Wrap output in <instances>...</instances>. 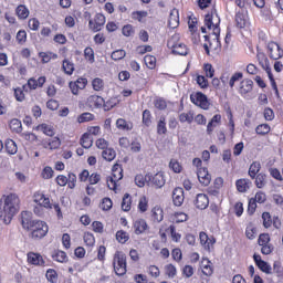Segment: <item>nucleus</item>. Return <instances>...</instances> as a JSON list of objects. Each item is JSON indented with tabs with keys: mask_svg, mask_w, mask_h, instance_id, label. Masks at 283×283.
I'll return each mask as SVG.
<instances>
[{
	"mask_svg": "<svg viewBox=\"0 0 283 283\" xmlns=\"http://www.w3.org/2000/svg\"><path fill=\"white\" fill-rule=\"evenodd\" d=\"M203 23L208 30H212V33L203 36V49L206 54L209 55L211 50H218V48H220V15H218L216 8H212L205 15Z\"/></svg>",
	"mask_w": 283,
	"mask_h": 283,
	"instance_id": "nucleus-1",
	"label": "nucleus"
},
{
	"mask_svg": "<svg viewBox=\"0 0 283 283\" xmlns=\"http://www.w3.org/2000/svg\"><path fill=\"white\" fill-rule=\"evenodd\" d=\"M21 210V198L14 192L3 195L0 199V220L4 224H10L12 219Z\"/></svg>",
	"mask_w": 283,
	"mask_h": 283,
	"instance_id": "nucleus-2",
	"label": "nucleus"
},
{
	"mask_svg": "<svg viewBox=\"0 0 283 283\" xmlns=\"http://www.w3.org/2000/svg\"><path fill=\"white\" fill-rule=\"evenodd\" d=\"M21 224L25 231H30V238L32 240H43L48 235L50 228L45 221L32 219V212H21Z\"/></svg>",
	"mask_w": 283,
	"mask_h": 283,
	"instance_id": "nucleus-3",
	"label": "nucleus"
},
{
	"mask_svg": "<svg viewBox=\"0 0 283 283\" xmlns=\"http://www.w3.org/2000/svg\"><path fill=\"white\" fill-rule=\"evenodd\" d=\"M33 202L36 203L33 208V213L38 218H43V216H45V210H52L50 197L45 196L42 191H35L33 193Z\"/></svg>",
	"mask_w": 283,
	"mask_h": 283,
	"instance_id": "nucleus-4",
	"label": "nucleus"
},
{
	"mask_svg": "<svg viewBox=\"0 0 283 283\" xmlns=\"http://www.w3.org/2000/svg\"><path fill=\"white\" fill-rule=\"evenodd\" d=\"M167 48L171 50L172 54H177L179 56H187L189 54V48L187 44L180 42V34L175 33L167 42Z\"/></svg>",
	"mask_w": 283,
	"mask_h": 283,
	"instance_id": "nucleus-5",
	"label": "nucleus"
},
{
	"mask_svg": "<svg viewBox=\"0 0 283 283\" xmlns=\"http://www.w3.org/2000/svg\"><path fill=\"white\" fill-rule=\"evenodd\" d=\"M113 269L119 277L127 273V255L117 251L113 256Z\"/></svg>",
	"mask_w": 283,
	"mask_h": 283,
	"instance_id": "nucleus-6",
	"label": "nucleus"
},
{
	"mask_svg": "<svg viewBox=\"0 0 283 283\" xmlns=\"http://www.w3.org/2000/svg\"><path fill=\"white\" fill-rule=\"evenodd\" d=\"M123 180V165L115 164L112 168V176L106 178V185L111 191L118 189V181Z\"/></svg>",
	"mask_w": 283,
	"mask_h": 283,
	"instance_id": "nucleus-7",
	"label": "nucleus"
},
{
	"mask_svg": "<svg viewBox=\"0 0 283 283\" xmlns=\"http://www.w3.org/2000/svg\"><path fill=\"white\" fill-rule=\"evenodd\" d=\"M190 102L201 109H209V107H211L209 97H207L202 92H195L190 94Z\"/></svg>",
	"mask_w": 283,
	"mask_h": 283,
	"instance_id": "nucleus-8",
	"label": "nucleus"
},
{
	"mask_svg": "<svg viewBox=\"0 0 283 283\" xmlns=\"http://www.w3.org/2000/svg\"><path fill=\"white\" fill-rule=\"evenodd\" d=\"M266 52H268V56L272 60V61H280V59L283 57V49L282 46H280V44L277 42H269L266 45Z\"/></svg>",
	"mask_w": 283,
	"mask_h": 283,
	"instance_id": "nucleus-9",
	"label": "nucleus"
},
{
	"mask_svg": "<svg viewBox=\"0 0 283 283\" xmlns=\"http://www.w3.org/2000/svg\"><path fill=\"white\" fill-rule=\"evenodd\" d=\"M106 21L105 14L96 13L94 19L88 21V28L92 32H101L105 27Z\"/></svg>",
	"mask_w": 283,
	"mask_h": 283,
	"instance_id": "nucleus-10",
	"label": "nucleus"
},
{
	"mask_svg": "<svg viewBox=\"0 0 283 283\" xmlns=\"http://www.w3.org/2000/svg\"><path fill=\"white\" fill-rule=\"evenodd\" d=\"M69 87L74 96H78V92L87 87V77H78L76 81H71Z\"/></svg>",
	"mask_w": 283,
	"mask_h": 283,
	"instance_id": "nucleus-11",
	"label": "nucleus"
},
{
	"mask_svg": "<svg viewBox=\"0 0 283 283\" xmlns=\"http://www.w3.org/2000/svg\"><path fill=\"white\" fill-rule=\"evenodd\" d=\"M27 262L32 266H45V259H43V255H41V253L36 252H28Z\"/></svg>",
	"mask_w": 283,
	"mask_h": 283,
	"instance_id": "nucleus-12",
	"label": "nucleus"
},
{
	"mask_svg": "<svg viewBox=\"0 0 283 283\" xmlns=\"http://www.w3.org/2000/svg\"><path fill=\"white\" fill-rule=\"evenodd\" d=\"M256 61H258L260 67H262V70H264V72H266V74L272 72L271 62L269 61V56H266V53H264L260 50L256 51Z\"/></svg>",
	"mask_w": 283,
	"mask_h": 283,
	"instance_id": "nucleus-13",
	"label": "nucleus"
},
{
	"mask_svg": "<svg viewBox=\"0 0 283 283\" xmlns=\"http://www.w3.org/2000/svg\"><path fill=\"white\" fill-rule=\"evenodd\" d=\"M86 105L91 109H102L104 105V98L101 95H90L86 98Z\"/></svg>",
	"mask_w": 283,
	"mask_h": 283,
	"instance_id": "nucleus-14",
	"label": "nucleus"
},
{
	"mask_svg": "<svg viewBox=\"0 0 283 283\" xmlns=\"http://www.w3.org/2000/svg\"><path fill=\"white\" fill-rule=\"evenodd\" d=\"M200 244L203 247L205 251H211L213 244H216V238L209 237L207 232L199 233Z\"/></svg>",
	"mask_w": 283,
	"mask_h": 283,
	"instance_id": "nucleus-15",
	"label": "nucleus"
},
{
	"mask_svg": "<svg viewBox=\"0 0 283 283\" xmlns=\"http://www.w3.org/2000/svg\"><path fill=\"white\" fill-rule=\"evenodd\" d=\"M197 178L202 187H209L211 185V174H209V169L207 168H199L197 170Z\"/></svg>",
	"mask_w": 283,
	"mask_h": 283,
	"instance_id": "nucleus-16",
	"label": "nucleus"
},
{
	"mask_svg": "<svg viewBox=\"0 0 283 283\" xmlns=\"http://www.w3.org/2000/svg\"><path fill=\"white\" fill-rule=\"evenodd\" d=\"M253 261L254 264L258 266V269H260V271H262V273H266V275H271V265L262 260V256L260 254H253Z\"/></svg>",
	"mask_w": 283,
	"mask_h": 283,
	"instance_id": "nucleus-17",
	"label": "nucleus"
},
{
	"mask_svg": "<svg viewBox=\"0 0 283 283\" xmlns=\"http://www.w3.org/2000/svg\"><path fill=\"white\" fill-rule=\"evenodd\" d=\"M133 229L135 235H143V233H147L149 224H147L145 219H137L133 222Z\"/></svg>",
	"mask_w": 283,
	"mask_h": 283,
	"instance_id": "nucleus-18",
	"label": "nucleus"
},
{
	"mask_svg": "<svg viewBox=\"0 0 283 283\" xmlns=\"http://www.w3.org/2000/svg\"><path fill=\"white\" fill-rule=\"evenodd\" d=\"M180 25V11L178 9L174 8L168 18V28L171 30H176Z\"/></svg>",
	"mask_w": 283,
	"mask_h": 283,
	"instance_id": "nucleus-19",
	"label": "nucleus"
},
{
	"mask_svg": "<svg viewBox=\"0 0 283 283\" xmlns=\"http://www.w3.org/2000/svg\"><path fill=\"white\" fill-rule=\"evenodd\" d=\"M253 92V82L252 80L244 78L239 84V94L241 96H247L248 94H251Z\"/></svg>",
	"mask_w": 283,
	"mask_h": 283,
	"instance_id": "nucleus-20",
	"label": "nucleus"
},
{
	"mask_svg": "<svg viewBox=\"0 0 283 283\" xmlns=\"http://www.w3.org/2000/svg\"><path fill=\"white\" fill-rule=\"evenodd\" d=\"M150 220L154 223L163 222V220H165V210L159 206L154 207L150 211Z\"/></svg>",
	"mask_w": 283,
	"mask_h": 283,
	"instance_id": "nucleus-21",
	"label": "nucleus"
},
{
	"mask_svg": "<svg viewBox=\"0 0 283 283\" xmlns=\"http://www.w3.org/2000/svg\"><path fill=\"white\" fill-rule=\"evenodd\" d=\"M193 205L197 209H200L201 211L207 209V207H209V196L205 195V193H198Z\"/></svg>",
	"mask_w": 283,
	"mask_h": 283,
	"instance_id": "nucleus-22",
	"label": "nucleus"
},
{
	"mask_svg": "<svg viewBox=\"0 0 283 283\" xmlns=\"http://www.w3.org/2000/svg\"><path fill=\"white\" fill-rule=\"evenodd\" d=\"M201 273L206 275V277H211L213 275V263L209 259H202L200 262Z\"/></svg>",
	"mask_w": 283,
	"mask_h": 283,
	"instance_id": "nucleus-23",
	"label": "nucleus"
},
{
	"mask_svg": "<svg viewBox=\"0 0 283 283\" xmlns=\"http://www.w3.org/2000/svg\"><path fill=\"white\" fill-rule=\"evenodd\" d=\"M221 123H222V115H220V114L213 115L207 125L208 136H211V134H213V130L216 129V127L221 125Z\"/></svg>",
	"mask_w": 283,
	"mask_h": 283,
	"instance_id": "nucleus-24",
	"label": "nucleus"
},
{
	"mask_svg": "<svg viewBox=\"0 0 283 283\" xmlns=\"http://www.w3.org/2000/svg\"><path fill=\"white\" fill-rule=\"evenodd\" d=\"M172 202H174L175 207H182V202H185V190H182V188L174 189Z\"/></svg>",
	"mask_w": 283,
	"mask_h": 283,
	"instance_id": "nucleus-25",
	"label": "nucleus"
},
{
	"mask_svg": "<svg viewBox=\"0 0 283 283\" xmlns=\"http://www.w3.org/2000/svg\"><path fill=\"white\" fill-rule=\"evenodd\" d=\"M251 185L252 182L247 178H241L235 181L237 191H239V193H247V191L251 189Z\"/></svg>",
	"mask_w": 283,
	"mask_h": 283,
	"instance_id": "nucleus-26",
	"label": "nucleus"
},
{
	"mask_svg": "<svg viewBox=\"0 0 283 283\" xmlns=\"http://www.w3.org/2000/svg\"><path fill=\"white\" fill-rule=\"evenodd\" d=\"M48 78L45 76H40L38 80L30 77L27 82L29 90H38V87H43Z\"/></svg>",
	"mask_w": 283,
	"mask_h": 283,
	"instance_id": "nucleus-27",
	"label": "nucleus"
},
{
	"mask_svg": "<svg viewBox=\"0 0 283 283\" xmlns=\"http://www.w3.org/2000/svg\"><path fill=\"white\" fill-rule=\"evenodd\" d=\"M42 147L44 149H51V150L59 149V147H61V138L53 137L51 139H44L42 142Z\"/></svg>",
	"mask_w": 283,
	"mask_h": 283,
	"instance_id": "nucleus-28",
	"label": "nucleus"
},
{
	"mask_svg": "<svg viewBox=\"0 0 283 283\" xmlns=\"http://www.w3.org/2000/svg\"><path fill=\"white\" fill-rule=\"evenodd\" d=\"M35 132H42V134H44L45 136H50L52 138V136H54V134H56L54 132V126L43 123L40 124L35 127Z\"/></svg>",
	"mask_w": 283,
	"mask_h": 283,
	"instance_id": "nucleus-29",
	"label": "nucleus"
},
{
	"mask_svg": "<svg viewBox=\"0 0 283 283\" xmlns=\"http://www.w3.org/2000/svg\"><path fill=\"white\" fill-rule=\"evenodd\" d=\"M116 127L122 132H132V129H134V123L126 120L125 118H118L116 120Z\"/></svg>",
	"mask_w": 283,
	"mask_h": 283,
	"instance_id": "nucleus-30",
	"label": "nucleus"
},
{
	"mask_svg": "<svg viewBox=\"0 0 283 283\" xmlns=\"http://www.w3.org/2000/svg\"><path fill=\"white\" fill-rule=\"evenodd\" d=\"M15 15L18 17V19L20 21H25V19H28V17H30V9H28L25 7V4H19L15 8Z\"/></svg>",
	"mask_w": 283,
	"mask_h": 283,
	"instance_id": "nucleus-31",
	"label": "nucleus"
},
{
	"mask_svg": "<svg viewBox=\"0 0 283 283\" xmlns=\"http://www.w3.org/2000/svg\"><path fill=\"white\" fill-rule=\"evenodd\" d=\"M187 220H189V216L185 212H175L170 214V222H172V224H180L187 222Z\"/></svg>",
	"mask_w": 283,
	"mask_h": 283,
	"instance_id": "nucleus-32",
	"label": "nucleus"
},
{
	"mask_svg": "<svg viewBox=\"0 0 283 283\" xmlns=\"http://www.w3.org/2000/svg\"><path fill=\"white\" fill-rule=\"evenodd\" d=\"M262 169V165L260 161H253L248 170V175L252 180H255V177L260 174V170Z\"/></svg>",
	"mask_w": 283,
	"mask_h": 283,
	"instance_id": "nucleus-33",
	"label": "nucleus"
},
{
	"mask_svg": "<svg viewBox=\"0 0 283 283\" xmlns=\"http://www.w3.org/2000/svg\"><path fill=\"white\" fill-rule=\"evenodd\" d=\"M150 185L153 187H156V189H160L161 187H165V177L160 174H156L153 177H149Z\"/></svg>",
	"mask_w": 283,
	"mask_h": 283,
	"instance_id": "nucleus-34",
	"label": "nucleus"
},
{
	"mask_svg": "<svg viewBox=\"0 0 283 283\" xmlns=\"http://www.w3.org/2000/svg\"><path fill=\"white\" fill-rule=\"evenodd\" d=\"M256 235H258V228L253 222H249L245 227V238H248V240H255Z\"/></svg>",
	"mask_w": 283,
	"mask_h": 283,
	"instance_id": "nucleus-35",
	"label": "nucleus"
},
{
	"mask_svg": "<svg viewBox=\"0 0 283 283\" xmlns=\"http://www.w3.org/2000/svg\"><path fill=\"white\" fill-rule=\"evenodd\" d=\"M52 260L54 262H60V263H64L67 262V253H65V251L62 250H55L52 255H51Z\"/></svg>",
	"mask_w": 283,
	"mask_h": 283,
	"instance_id": "nucleus-36",
	"label": "nucleus"
},
{
	"mask_svg": "<svg viewBox=\"0 0 283 283\" xmlns=\"http://www.w3.org/2000/svg\"><path fill=\"white\" fill-rule=\"evenodd\" d=\"M142 123L144 127H151V123H154V115H151V111L145 109L142 114Z\"/></svg>",
	"mask_w": 283,
	"mask_h": 283,
	"instance_id": "nucleus-37",
	"label": "nucleus"
},
{
	"mask_svg": "<svg viewBox=\"0 0 283 283\" xmlns=\"http://www.w3.org/2000/svg\"><path fill=\"white\" fill-rule=\"evenodd\" d=\"M39 59H41L42 63H50V61H54L59 59V55L54 52H40L39 53Z\"/></svg>",
	"mask_w": 283,
	"mask_h": 283,
	"instance_id": "nucleus-38",
	"label": "nucleus"
},
{
	"mask_svg": "<svg viewBox=\"0 0 283 283\" xmlns=\"http://www.w3.org/2000/svg\"><path fill=\"white\" fill-rule=\"evenodd\" d=\"M94 92H103L105 90V80L101 77H94L91 82Z\"/></svg>",
	"mask_w": 283,
	"mask_h": 283,
	"instance_id": "nucleus-39",
	"label": "nucleus"
},
{
	"mask_svg": "<svg viewBox=\"0 0 283 283\" xmlns=\"http://www.w3.org/2000/svg\"><path fill=\"white\" fill-rule=\"evenodd\" d=\"M92 136L90 133H84L80 138V145L83 147V149H90L93 145Z\"/></svg>",
	"mask_w": 283,
	"mask_h": 283,
	"instance_id": "nucleus-40",
	"label": "nucleus"
},
{
	"mask_svg": "<svg viewBox=\"0 0 283 283\" xmlns=\"http://www.w3.org/2000/svg\"><path fill=\"white\" fill-rule=\"evenodd\" d=\"M235 23H237V28H247V25H249V19H247V15L242 12H238L235 14Z\"/></svg>",
	"mask_w": 283,
	"mask_h": 283,
	"instance_id": "nucleus-41",
	"label": "nucleus"
},
{
	"mask_svg": "<svg viewBox=\"0 0 283 283\" xmlns=\"http://www.w3.org/2000/svg\"><path fill=\"white\" fill-rule=\"evenodd\" d=\"M157 134L158 136H165L167 134V118L161 116L157 122Z\"/></svg>",
	"mask_w": 283,
	"mask_h": 283,
	"instance_id": "nucleus-42",
	"label": "nucleus"
},
{
	"mask_svg": "<svg viewBox=\"0 0 283 283\" xmlns=\"http://www.w3.org/2000/svg\"><path fill=\"white\" fill-rule=\"evenodd\" d=\"M4 149L7 154H10V156H14L19 148L17 147V143H14V140L7 139L4 143Z\"/></svg>",
	"mask_w": 283,
	"mask_h": 283,
	"instance_id": "nucleus-43",
	"label": "nucleus"
},
{
	"mask_svg": "<svg viewBox=\"0 0 283 283\" xmlns=\"http://www.w3.org/2000/svg\"><path fill=\"white\" fill-rule=\"evenodd\" d=\"M9 127L11 132H14L15 134H21V132H23V126L21 124V120H19L18 118L11 119L9 123Z\"/></svg>",
	"mask_w": 283,
	"mask_h": 283,
	"instance_id": "nucleus-44",
	"label": "nucleus"
},
{
	"mask_svg": "<svg viewBox=\"0 0 283 283\" xmlns=\"http://www.w3.org/2000/svg\"><path fill=\"white\" fill-rule=\"evenodd\" d=\"M147 17H148L147 11H133L132 12L133 21H138V23H145V20L147 19Z\"/></svg>",
	"mask_w": 283,
	"mask_h": 283,
	"instance_id": "nucleus-45",
	"label": "nucleus"
},
{
	"mask_svg": "<svg viewBox=\"0 0 283 283\" xmlns=\"http://www.w3.org/2000/svg\"><path fill=\"white\" fill-rule=\"evenodd\" d=\"M254 185L258 189H264L266 186V174L260 172L255 178H254Z\"/></svg>",
	"mask_w": 283,
	"mask_h": 283,
	"instance_id": "nucleus-46",
	"label": "nucleus"
},
{
	"mask_svg": "<svg viewBox=\"0 0 283 283\" xmlns=\"http://www.w3.org/2000/svg\"><path fill=\"white\" fill-rule=\"evenodd\" d=\"M115 238L119 244H127V242H129V233H127L125 230L117 231Z\"/></svg>",
	"mask_w": 283,
	"mask_h": 283,
	"instance_id": "nucleus-47",
	"label": "nucleus"
},
{
	"mask_svg": "<svg viewBox=\"0 0 283 283\" xmlns=\"http://www.w3.org/2000/svg\"><path fill=\"white\" fill-rule=\"evenodd\" d=\"M242 78H244V74L242 72L233 73L228 82L229 87L233 90V87H235V83H238L239 81H242Z\"/></svg>",
	"mask_w": 283,
	"mask_h": 283,
	"instance_id": "nucleus-48",
	"label": "nucleus"
},
{
	"mask_svg": "<svg viewBox=\"0 0 283 283\" xmlns=\"http://www.w3.org/2000/svg\"><path fill=\"white\" fill-rule=\"evenodd\" d=\"M83 241L86 247H94V244H96V238L92 232H84Z\"/></svg>",
	"mask_w": 283,
	"mask_h": 283,
	"instance_id": "nucleus-49",
	"label": "nucleus"
},
{
	"mask_svg": "<svg viewBox=\"0 0 283 283\" xmlns=\"http://www.w3.org/2000/svg\"><path fill=\"white\" fill-rule=\"evenodd\" d=\"M123 211H132V195L125 193L122 201Z\"/></svg>",
	"mask_w": 283,
	"mask_h": 283,
	"instance_id": "nucleus-50",
	"label": "nucleus"
},
{
	"mask_svg": "<svg viewBox=\"0 0 283 283\" xmlns=\"http://www.w3.org/2000/svg\"><path fill=\"white\" fill-rule=\"evenodd\" d=\"M137 207L140 213H145L149 209V200H147L146 196H143L139 198V202Z\"/></svg>",
	"mask_w": 283,
	"mask_h": 283,
	"instance_id": "nucleus-51",
	"label": "nucleus"
},
{
	"mask_svg": "<svg viewBox=\"0 0 283 283\" xmlns=\"http://www.w3.org/2000/svg\"><path fill=\"white\" fill-rule=\"evenodd\" d=\"M102 157L104 158V160L112 163V160L116 158V150H114V148H106L105 150H103Z\"/></svg>",
	"mask_w": 283,
	"mask_h": 283,
	"instance_id": "nucleus-52",
	"label": "nucleus"
},
{
	"mask_svg": "<svg viewBox=\"0 0 283 283\" xmlns=\"http://www.w3.org/2000/svg\"><path fill=\"white\" fill-rule=\"evenodd\" d=\"M112 207H114V202L109 197H105L102 199L99 203V209H102V211H109Z\"/></svg>",
	"mask_w": 283,
	"mask_h": 283,
	"instance_id": "nucleus-53",
	"label": "nucleus"
},
{
	"mask_svg": "<svg viewBox=\"0 0 283 283\" xmlns=\"http://www.w3.org/2000/svg\"><path fill=\"white\" fill-rule=\"evenodd\" d=\"M145 65L148 67V70H156V56L154 55H145L144 57Z\"/></svg>",
	"mask_w": 283,
	"mask_h": 283,
	"instance_id": "nucleus-54",
	"label": "nucleus"
},
{
	"mask_svg": "<svg viewBox=\"0 0 283 283\" xmlns=\"http://www.w3.org/2000/svg\"><path fill=\"white\" fill-rule=\"evenodd\" d=\"M255 133L258 136H266V134L271 133V126L269 124H261L256 126Z\"/></svg>",
	"mask_w": 283,
	"mask_h": 283,
	"instance_id": "nucleus-55",
	"label": "nucleus"
},
{
	"mask_svg": "<svg viewBox=\"0 0 283 283\" xmlns=\"http://www.w3.org/2000/svg\"><path fill=\"white\" fill-rule=\"evenodd\" d=\"M45 277L48 282H51V283L59 282V273H56V270L54 269L46 270Z\"/></svg>",
	"mask_w": 283,
	"mask_h": 283,
	"instance_id": "nucleus-56",
	"label": "nucleus"
},
{
	"mask_svg": "<svg viewBox=\"0 0 283 283\" xmlns=\"http://www.w3.org/2000/svg\"><path fill=\"white\" fill-rule=\"evenodd\" d=\"M125 56H127V52H125V50H123V49L115 50L111 54V59L113 61H123V59H125Z\"/></svg>",
	"mask_w": 283,
	"mask_h": 283,
	"instance_id": "nucleus-57",
	"label": "nucleus"
},
{
	"mask_svg": "<svg viewBox=\"0 0 283 283\" xmlns=\"http://www.w3.org/2000/svg\"><path fill=\"white\" fill-rule=\"evenodd\" d=\"M62 69L67 74V76H72L74 74V63L67 60L63 61Z\"/></svg>",
	"mask_w": 283,
	"mask_h": 283,
	"instance_id": "nucleus-58",
	"label": "nucleus"
},
{
	"mask_svg": "<svg viewBox=\"0 0 283 283\" xmlns=\"http://www.w3.org/2000/svg\"><path fill=\"white\" fill-rule=\"evenodd\" d=\"M25 90V85L23 87H17L14 88V98L18 101V103H23L25 101V93L23 92Z\"/></svg>",
	"mask_w": 283,
	"mask_h": 283,
	"instance_id": "nucleus-59",
	"label": "nucleus"
},
{
	"mask_svg": "<svg viewBox=\"0 0 283 283\" xmlns=\"http://www.w3.org/2000/svg\"><path fill=\"white\" fill-rule=\"evenodd\" d=\"M96 118V116H94V114L92 113H82L78 117H77V123H91V120H94Z\"/></svg>",
	"mask_w": 283,
	"mask_h": 283,
	"instance_id": "nucleus-60",
	"label": "nucleus"
},
{
	"mask_svg": "<svg viewBox=\"0 0 283 283\" xmlns=\"http://www.w3.org/2000/svg\"><path fill=\"white\" fill-rule=\"evenodd\" d=\"M196 83L200 90H207L209 87V80L205 75H197Z\"/></svg>",
	"mask_w": 283,
	"mask_h": 283,
	"instance_id": "nucleus-61",
	"label": "nucleus"
},
{
	"mask_svg": "<svg viewBox=\"0 0 283 283\" xmlns=\"http://www.w3.org/2000/svg\"><path fill=\"white\" fill-rule=\"evenodd\" d=\"M179 120L180 123H189V125H191L193 123V112L181 113L179 115Z\"/></svg>",
	"mask_w": 283,
	"mask_h": 283,
	"instance_id": "nucleus-62",
	"label": "nucleus"
},
{
	"mask_svg": "<svg viewBox=\"0 0 283 283\" xmlns=\"http://www.w3.org/2000/svg\"><path fill=\"white\" fill-rule=\"evenodd\" d=\"M41 178H43V180H50L51 178H54V170L52 167H44L41 172Z\"/></svg>",
	"mask_w": 283,
	"mask_h": 283,
	"instance_id": "nucleus-63",
	"label": "nucleus"
},
{
	"mask_svg": "<svg viewBox=\"0 0 283 283\" xmlns=\"http://www.w3.org/2000/svg\"><path fill=\"white\" fill-rule=\"evenodd\" d=\"M154 105L156 109H159V112H164V109H167V101L163 97H157L154 101Z\"/></svg>",
	"mask_w": 283,
	"mask_h": 283,
	"instance_id": "nucleus-64",
	"label": "nucleus"
}]
</instances>
